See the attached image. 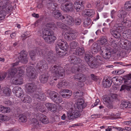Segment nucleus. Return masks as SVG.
Masks as SVG:
<instances>
[{
  "label": "nucleus",
  "mask_w": 131,
  "mask_h": 131,
  "mask_svg": "<svg viewBox=\"0 0 131 131\" xmlns=\"http://www.w3.org/2000/svg\"><path fill=\"white\" fill-rule=\"evenodd\" d=\"M81 22V21L80 18H76L74 20V23L76 25H80Z\"/></svg>",
  "instance_id": "69168bd1"
},
{
  "label": "nucleus",
  "mask_w": 131,
  "mask_h": 131,
  "mask_svg": "<svg viewBox=\"0 0 131 131\" xmlns=\"http://www.w3.org/2000/svg\"><path fill=\"white\" fill-rule=\"evenodd\" d=\"M6 3H8L6 1H0V11L3 9H5L6 10L11 11L12 9L8 7L7 6Z\"/></svg>",
  "instance_id": "5701e85b"
},
{
  "label": "nucleus",
  "mask_w": 131,
  "mask_h": 131,
  "mask_svg": "<svg viewBox=\"0 0 131 131\" xmlns=\"http://www.w3.org/2000/svg\"><path fill=\"white\" fill-rule=\"evenodd\" d=\"M61 8L62 10L67 12H72L74 10L73 5L71 2H67L61 5Z\"/></svg>",
  "instance_id": "0eeeda50"
},
{
  "label": "nucleus",
  "mask_w": 131,
  "mask_h": 131,
  "mask_svg": "<svg viewBox=\"0 0 131 131\" xmlns=\"http://www.w3.org/2000/svg\"><path fill=\"white\" fill-rule=\"evenodd\" d=\"M64 19L65 20L66 23L69 25L72 26L74 24V20L72 17L70 15H66L64 16Z\"/></svg>",
  "instance_id": "a878e982"
},
{
  "label": "nucleus",
  "mask_w": 131,
  "mask_h": 131,
  "mask_svg": "<svg viewBox=\"0 0 131 131\" xmlns=\"http://www.w3.org/2000/svg\"><path fill=\"white\" fill-rule=\"evenodd\" d=\"M74 78L76 80L82 82H85L86 79L85 75L80 73L75 74L74 75Z\"/></svg>",
  "instance_id": "aec40b11"
},
{
  "label": "nucleus",
  "mask_w": 131,
  "mask_h": 131,
  "mask_svg": "<svg viewBox=\"0 0 131 131\" xmlns=\"http://www.w3.org/2000/svg\"><path fill=\"white\" fill-rule=\"evenodd\" d=\"M69 31L67 30L65 32L64 35L65 39L69 41L72 40L70 33H69Z\"/></svg>",
  "instance_id": "a19ab883"
},
{
  "label": "nucleus",
  "mask_w": 131,
  "mask_h": 131,
  "mask_svg": "<svg viewBox=\"0 0 131 131\" xmlns=\"http://www.w3.org/2000/svg\"><path fill=\"white\" fill-rule=\"evenodd\" d=\"M25 86L26 91L29 93L34 92L36 91L37 88L36 85L34 82L27 84Z\"/></svg>",
  "instance_id": "ddd939ff"
},
{
  "label": "nucleus",
  "mask_w": 131,
  "mask_h": 131,
  "mask_svg": "<svg viewBox=\"0 0 131 131\" xmlns=\"http://www.w3.org/2000/svg\"><path fill=\"white\" fill-rule=\"evenodd\" d=\"M103 100V103L107 108L111 109L113 108V102L114 99L112 97L105 96Z\"/></svg>",
  "instance_id": "423d86ee"
},
{
  "label": "nucleus",
  "mask_w": 131,
  "mask_h": 131,
  "mask_svg": "<svg viewBox=\"0 0 131 131\" xmlns=\"http://www.w3.org/2000/svg\"><path fill=\"white\" fill-rule=\"evenodd\" d=\"M91 19L89 18H87L84 20L83 21L84 25L85 26H88L91 24Z\"/></svg>",
  "instance_id": "3c124183"
},
{
  "label": "nucleus",
  "mask_w": 131,
  "mask_h": 131,
  "mask_svg": "<svg viewBox=\"0 0 131 131\" xmlns=\"http://www.w3.org/2000/svg\"><path fill=\"white\" fill-rule=\"evenodd\" d=\"M44 55V57L49 63L54 62L56 60L55 54L53 51H47Z\"/></svg>",
  "instance_id": "39448f33"
},
{
  "label": "nucleus",
  "mask_w": 131,
  "mask_h": 131,
  "mask_svg": "<svg viewBox=\"0 0 131 131\" xmlns=\"http://www.w3.org/2000/svg\"><path fill=\"white\" fill-rule=\"evenodd\" d=\"M71 110L67 112V116L69 119H72L80 117L81 114L79 111L73 110L72 108H71Z\"/></svg>",
  "instance_id": "20e7f679"
},
{
  "label": "nucleus",
  "mask_w": 131,
  "mask_h": 131,
  "mask_svg": "<svg viewBox=\"0 0 131 131\" xmlns=\"http://www.w3.org/2000/svg\"><path fill=\"white\" fill-rule=\"evenodd\" d=\"M55 50L56 51L57 53L60 56H64L65 55L66 53V51H62V49L60 50L59 49H57V47H56Z\"/></svg>",
  "instance_id": "de8ad7c7"
},
{
  "label": "nucleus",
  "mask_w": 131,
  "mask_h": 131,
  "mask_svg": "<svg viewBox=\"0 0 131 131\" xmlns=\"http://www.w3.org/2000/svg\"><path fill=\"white\" fill-rule=\"evenodd\" d=\"M27 53L24 50H23L20 52V55L18 57L19 61L22 63H26L28 62L27 58Z\"/></svg>",
  "instance_id": "9b49d317"
},
{
  "label": "nucleus",
  "mask_w": 131,
  "mask_h": 131,
  "mask_svg": "<svg viewBox=\"0 0 131 131\" xmlns=\"http://www.w3.org/2000/svg\"><path fill=\"white\" fill-rule=\"evenodd\" d=\"M56 47H57V49H62V51H67L69 48V45L67 43L61 40L57 41Z\"/></svg>",
  "instance_id": "6e6552de"
},
{
  "label": "nucleus",
  "mask_w": 131,
  "mask_h": 131,
  "mask_svg": "<svg viewBox=\"0 0 131 131\" xmlns=\"http://www.w3.org/2000/svg\"><path fill=\"white\" fill-rule=\"evenodd\" d=\"M36 52L35 51H31L29 52V56L32 60H34L35 59V57L36 55Z\"/></svg>",
  "instance_id": "0e129e2a"
},
{
  "label": "nucleus",
  "mask_w": 131,
  "mask_h": 131,
  "mask_svg": "<svg viewBox=\"0 0 131 131\" xmlns=\"http://www.w3.org/2000/svg\"><path fill=\"white\" fill-rule=\"evenodd\" d=\"M85 50L83 47H79L75 50V54L77 55L81 56L84 53Z\"/></svg>",
  "instance_id": "72a5a7b5"
},
{
  "label": "nucleus",
  "mask_w": 131,
  "mask_h": 131,
  "mask_svg": "<svg viewBox=\"0 0 131 131\" xmlns=\"http://www.w3.org/2000/svg\"><path fill=\"white\" fill-rule=\"evenodd\" d=\"M36 52L39 55L41 54L44 57V54L46 53L47 51L44 50L40 48L37 49L36 50Z\"/></svg>",
  "instance_id": "8fccbe9b"
},
{
  "label": "nucleus",
  "mask_w": 131,
  "mask_h": 131,
  "mask_svg": "<svg viewBox=\"0 0 131 131\" xmlns=\"http://www.w3.org/2000/svg\"><path fill=\"white\" fill-rule=\"evenodd\" d=\"M92 54L91 51L90 52H86V53H85L84 59L85 61L87 63L92 60V57H94L92 55Z\"/></svg>",
  "instance_id": "473e14b6"
},
{
  "label": "nucleus",
  "mask_w": 131,
  "mask_h": 131,
  "mask_svg": "<svg viewBox=\"0 0 131 131\" xmlns=\"http://www.w3.org/2000/svg\"><path fill=\"white\" fill-rule=\"evenodd\" d=\"M100 46L97 43H94L91 46L90 51L92 54H95L100 50Z\"/></svg>",
  "instance_id": "6ab92c4d"
},
{
  "label": "nucleus",
  "mask_w": 131,
  "mask_h": 131,
  "mask_svg": "<svg viewBox=\"0 0 131 131\" xmlns=\"http://www.w3.org/2000/svg\"><path fill=\"white\" fill-rule=\"evenodd\" d=\"M84 0H78L74 3V7L77 12L80 11L84 8Z\"/></svg>",
  "instance_id": "1a4fd4ad"
},
{
  "label": "nucleus",
  "mask_w": 131,
  "mask_h": 131,
  "mask_svg": "<svg viewBox=\"0 0 131 131\" xmlns=\"http://www.w3.org/2000/svg\"><path fill=\"white\" fill-rule=\"evenodd\" d=\"M94 59L97 63H100V62L102 61V58L99 55H97L95 56L92 58Z\"/></svg>",
  "instance_id": "6e6d98bb"
},
{
  "label": "nucleus",
  "mask_w": 131,
  "mask_h": 131,
  "mask_svg": "<svg viewBox=\"0 0 131 131\" xmlns=\"http://www.w3.org/2000/svg\"><path fill=\"white\" fill-rule=\"evenodd\" d=\"M14 93L15 94V95L18 97H22L24 94V93L22 89L19 87H14L12 90Z\"/></svg>",
  "instance_id": "2eb2a0df"
},
{
  "label": "nucleus",
  "mask_w": 131,
  "mask_h": 131,
  "mask_svg": "<svg viewBox=\"0 0 131 131\" xmlns=\"http://www.w3.org/2000/svg\"><path fill=\"white\" fill-rule=\"evenodd\" d=\"M121 24L125 27H129L131 26V21L126 19H124Z\"/></svg>",
  "instance_id": "c9c22d12"
},
{
  "label": "nucleus",
  "mask_w": 131,
  "mask_h": 131,
  "mask_svg": "<svg viewBox=\"0 0 131 131\" xmlns=\"http://www.w3.org/2000/svg\"><path fill=\"white\" fill-rule=\"evenodd\" d=\"M124 9L126 11H128L131 10V2L127 1L125 3L124 6Z\"/></svg>",
  "instance_id": "79ce46f5"
},
{
  "label": "nucleus",
  "mask_w": 131,
  "mask_h": 131,
  "mask_svg": "<svg viewBox=\"0 0 131 131\" xmlns=\"http://www.w3.org/2000/svg\"><path fill=\"white\" fill-rule=\"evenodd\" d=\"M87 63L91 68H97L98 66V63L96 62V61L93 58L92 60L90 61Z\"/></svg>",
  "instance_id": "f704fd0d"
},
{
  "label": "nucleus",
  "mask_w": 131,
  "mask_h": 131,
  "mask_svg": "<svg viewBox=\"0 0 131 131\" xmlns=\"http://www.w3.org/2000/svg\"><path fill=\"white\" fill-rule=\"evenodd\" d=\"M123 80L125 84H130L131 83V74L124 76Z\"/></svg>",
  "instance_id": "c756f323"
},
{
  "label": "nucleus",
  "mask_w": 131,
  "mask_h": 131,
  "mask_svg": "<svg viewBox=\"0 0 131 131\" xmlns=\"http://www.w3.org/2000/svg\"><path fill=\"white\" fill-rule=\"evenodd\" d=\"M31 99L30 97L28 96H27L24 97L23 101L24 103H30L31 102Z\"/></svg>",
  "instance_id": "680f3d73"
},
{
  "label": "nucleus",
  "mask_w": 131,
  "mask_h": 131,
  "mask_svg": "<svg viewBox=\"0 0 131 131\" xmlns=\"http://www.w3.org/2000/svg\"><path fill=\"white\" fill-rule=\"evenodd\" d=\"M110 32L111 34L116 39L118 40L121 39V35L119 32L112 29L110 30Z\"/></svg>",
  "instance_id": "c85d7f7f"
},
{
  "label": "nucleus",
  "mask_w": 131,
  "mask_h": 131,
  "mask_svg": "<svg viewBox=\"0 0 131 131\" xmlns=\"http://www.w3.org/2000/svg\"><path fill=\"white\" fill-rule=\"evenodd\" d=\"M23 80L21 77L18 78H14L12 80V82L14 84L16 85H20L23 83Z\"/></svg>",
  "instance_id": "e433bc0d"
},
{
  "label": "nucleus",
  "mask_w": 131,
  "mask_h": 131,
  "mask_svg": "<svg viewBox=\"0 0 131 131\" xmlns=\"http://www.w3.org/2000/svg\"><path fill=\"white\" fill-rule=\"evenodd\" d=\"M37 67L41 72H42L48 69V64L45 60H42L38 62L37 64Z\"/></svg>",
  "instance_id": "9d476101"
},
{
  "label": "nucleus",
  "mask_w": 131,
  "mask_h": 131,
  "mask_svg": "<svg viewBox=\"0 0 131 131\" xmlns=\"http://www.w3.org/2000/svg\"><path fill=\"white\" fill-rule=\"evenodd\" d=\"M77 105L78 109L81 111L86 106V104L84 103L83 100L82 99H78Z\"/></svg>",
  "instance_id": "412c9836"
},
{
  "label": "nucleus",
  "mask_w": 131,
  "mask_h": 131,
  "mask_svg": "<svg viewBox=\"0 0 131 131\" xmlns=\"http://www.w3.org/2000/svg\"><path fill=\"white\" fill-rule=\"evenodd\" d=\"M44 115V114L41 113H37L36 115V118L38 120L41 121Z\"/></svg>",
  "instance_id": "338daca9"
},
{
  "label": "nucleus",
  "mask_w": 131,
  "mask_h": 131,
  "mask_svg": "<svg viewBox=\"0 0 131 131\" xmlns=\"http://www.w3.org/2000/svg\"><path fill=\"white\" fill-rule=\"evenodd\" d=\"M21 111L19 108H16L14 109V113L16 117H18L21 115Z\"/></svg>",
  "instance_id": "49530a36"
},
{
  "label": "nucleus",
  "mask_w": 131,
  "mask_h": 131,
  "mask_svg": "<svg viewBox=\"0 0 131 131\" xmlns=\"http://www.w3.org/2000/svg\"><path fill=\"white\" fill-rule=\"evenodd\" d=\"M31 124L34 126H36L37 125H39V124L36 118H32L31 120Z\"/></svg>",
  "instance_id": "052dcab7"
},
{
  "label": "nucleus",
  "mask_w": 131,
  "mask_h": 131,
  "mask_svg": "<svg viewBox=\"0 0 131 131\" xmlns=\"http://www.w3.org/2000/svg\"><path fill=\"white\" fill-rule=\"evenodd\" d=\"M3 90V93L5 95L9 96L11 93V90L7 87H4Z\"/></svg>",
  "instance_id": "37998d69"
},
{
  "label": "nucleus",
  "mask_w": 131,
  "mask_h": 131,
  "mask_svg": "<svg viewBox=\"0 0 131 131\" xmlns=\"http://www.w3.org/2000/svg\"><path fill=\"white\" fill-rule=\"evenodd\" d=\"M52 16L54 18L59 20L64 19V16H63L61 13L58 10H55L53 11L52 13Z\"/></svg>",
  "instance_id": "a211bd4d"
},
{
  "label": "nucleus",
  "mask_w": 131,
  "mask_h": 131,
  "mask_svg": "<svg viewBox=\"0 0 131 131\" xmlns=\"http://www.w3.org/2000/svg\"><path fill=\"white\" fill-rule=\"evenodd\" d=\"M79 43L77 42L73 41L70 44V46L72 49H75L79 46Z\"/></svg>",
  "instance_id": "5fc2aeb1"
},
{
  "label": "nucleus",
  "mask_w": 131,
  "mask_h": 131,
  "mask_svg": "<svg viewBox=\"0 0 131 131\" xmlns=\"http://www.w3.org/2000/svg\"><path fill=\"white\" fill-rule=\"evenodd\" d=\"M127 13L123 10H120L118 12V16L119 18H124L127 14Z\"/></svg>",
  "instance_id": "58836bf2"
},
{
  "label": "nucleus",
  "mask_w": 131,
  "mask_h": 131,
  "mask_svg": "<svg viewBox=\"0 0 131 131\" xmlns=\"http://www.w3.org/2000/svg\"><path fill=\"white\" fill-rule=\"evenodd\" d=\"M94 14V11L93 9L88 10L85 13L86 15L91 17H92L93 16V15Z\"/></svg>",
  "instance_id": "09e8293b"
},
{
  "label": "nucleus",
  "mask_w": 131,
  "mask_h": 131,
  "mask_svg": "<svg viewBox=\"0 0 131 131\" xmlns=\"http://www.w3.org/2000/svg\"><path fill=\"white\" fill-rule=\"evenodd\" d=\"M112 82L110 78H108L106 80L104 79L102 84L104 87L108 88L111 85Z\"/></svg>",
  "instance_id": "cd10ccee"
},
{
  "label": "nucleus",
  "mask_w": 131,
  "mask_h": 131,
  "mask_svg": "<svg viewBox=\"0 0 131 131\" xmlns=\"http://www.w3.org/2000/svg\"><path fill=\"white\" fill-rule=\"evenodd\" d=\"M53 98L52 100L56 103L59 104L62 102V98L59 96H57Z\"/></svg>",
  "instance_id": "c03bdc74"
},
{
  "label": "nucleus",
  "mask_w": 131,
  "mask_h": 131,
  "mask_svg": "<svg viewBox=\"0 0 131 131\" xmlns=\"http://www.w3.org/2000/svg\"><path fill=\"white\" fill-rule=\"evenodd\" d=\"M72 72L73 73H75L77 71L79 72H82L80 71V68L79 67V66H74L71 68Z\"/></svg>",
  "instance_id": "864d4df0"
},
{
  "label": "nucleus",
  "mask_w": 131,
  "mask_h": 131,
  "mask_svg": "<svg viewBox=\"0 0 131 131\" xmlns=\"http://www.w3.org/2000/svg\"><path fill=\"white\" fill-rule=\"evenodd\" d=\"M57 25L58 27L62 29H66V25L60 22H57Z\"/></svg>",
  "instance_id": "e2e57ef3"
},
{
  "label": "nucleus",
  "mask_w": 131,
  "mask_h": 131,
  "mask_svg": "<svg viewBox=\"0 0 131 131\" xmlns=\"http://www.w3.org/2000/svg\"><path fill=\"white\" fill-rule=\"evenodd\" d=\"M19 122H25L27 121V117L26 116L22 114L19 116Z\"/></svg>",
  "instance_id": "bf43d9fd"
},
{
  "label": "nucleus",
  "mask_w": 131,
  "mask_h": 131,
  "mask_svg": "<svg viewBox=\"0 0 131 131\" xmlns=\"http://www.w3.org/2000/svg\"><path fill=\"white\" fill-rule=\"evenodd\" d=\"M10 111L9 107H5L1 105H0V111L3 113H6L9 112Z\"/></svg>",
  "instance_id": "ea45409f"
},
{
  "label": "nucleus",
  "mask_w": 131,
  "mask_h": 131,
  "mask_svg": "<svg viewBox=\"0 0 131 131\" xmlns=\"http://www.w3.org/2000/svg\"><path fill=\"white\" fill-rule=\"evenodd\" d=\"M50 99L52 100L53 98H54L58 95V93L54 91H51L49 94Z\"/></svg>",
  "instance_id": "13d9d810"
},
{
  "label": "nucleus",
  "mask_w": 131,
  "mask_h": 131,
  "mask_svg": "<svg viewBox=\"0 0 131 131\" xmlns=\"http://www.w3.org/2000/svg\"><path fill=\"white\" fill-rule=\"evenodd\" d=\"M96 6L97 8L100 10L102 9L104 7V4L102 2L99 3V2L97 3Z\"/></svg>",
  "instance_id": "774afa93"
},
{
  "label": "nucleus",
  "mask_w": 131,
  "mask_h": 131,
  "mask_svg": "<svg viewBox=\"0 0 131 131\" xmlns=\"http://www.w3.org/2000/svg\"><path fill=\"white\" fill-rule=\"evenodd\" d=\"M17 69L16 68H12L11 69H9L8 71V74L7 78L10 79L13 78L15 74L17 72Z\"/></svg>",
  "instance_id": "393cba45"
},
{
  "label": "nucleus",
  "mask_w": 131,
  "mask_h": 131,
  "mask_svg": "<svg viewBox=\"0 0 131 131\" xmlns=\"http://www.w3.org/2000/svg\"><path fill=\"white\" fill-rule=\"evenodd\" d=\"M46 106L49 111H53L56 109L55 106L53 104L48 103L46 104Z\"/></svg>",
  "instance_id": "4c0bfd02"
},
{
  "label": "nucleus",
  "mask_w": 131,
  "mask_h": 131,
  "mask_svg": "<svg viewBox=\"0 0 131 131\" xmlns=\"http://www.w3.org/2000/svg\"><path fill=\"white\" fill-rule=\"evenodd\" d=\"M35 108H36L37 110L43 112L45 111V108L44 106L41 103L39 102L37 104H35L34 105Z\"/></svg>",
  "instance_id": "bb28decb"
},
{
  "label": "nucleus",
  "mask_w": 131,
  "mask_h": 131,
  "mask_svg": "<svg viewBox=\"0 0 131 131\" xmlns=\"http://www.w3.org/2000/svg\"><path fill=\"white\" fill-rule=\"evenodd\" d=\"M9 119L8 117L6 115L2 114L0 115V122H2L4 121H7Z\"/></svg>",
  "instance_id": "603ef678"
},
{
  "label": "nucleus",
  "mask_w": 131,
  "mask_h": 131,
  "mask_svg": "<svg viewBox=\"0 0 131 131\" xmlns=\"http://www.w3.org/2000/svg\"><path fill=\"white\" fill-rule=\"evenodd\" d=\"M69 61L71 64H78L81 63L82 60L79 58H78L76 56L72 55L68 57Z\"/></svg>",
  "instance_id": "4468645a"
},
{
  "label": "nucleus",
  "mask_w": 131,
  "mask_h": 131,
  "mask_svg": "<svg viewBox=\"0 0 131 131\" xmlns=\"http://www.w3.org/2000/svg\"><path fill=\"white\" fill-rule=\"evenodd\" d=\"M50 71L53 74V76L54 78L52 79V80L49 82L50 84L52 85L54 82L53 80H56L57 79H58L59 77H63L64 75V70L63 68L60 66H51L50 68Z\"/></svg>",
  "instance_id": "f257e3e1"
},
{
  "label": "nucleus",
  "mask_w": 131,
  "mask_h": 131,
  "mask_svg": "<svg viewBox=\"0 0 131 131\" xmlns=\"http://www.w3.org/2000/svg\"><path fill=\"white\" fill-rule=\"evenodd\" d=\"M120 107L121 109H124L126 108L131 109V103L129 101H122Z\"/></svg>",
  "instance_id": "b1692460"
},
{
  "label": "nucleus",
  "mask_w": 131,
  "mask_h": 131,
  "mask_svg": "<svg viewBox=\"0 0 131 131\" xmlns=\"http://www.w3.org/2000/svg\"><path fill=\"white\" fill-rule=\"evenodd\" d=\"M26 75L29 78L35 79L37 77V73L35 68L31 66L27 67L26 69Z\"/></svg>",
  "instance_id": "7ed1b4c3"
},
{
  "label": "nucleus",
  "mask_w": 131,
  "mask_h": 131,
  "mask_svg": "<svg viewBox=\"0 0 131 131\" xmlns=\"http://www.w3.org/2000/svg\"><path fill=\"white\" fill-rule=\"evenodd\" d=\"M130 84H125L121 86L120 91L124 92H126L131 94V85Z\"/></svg>",
  "instance_id": "f3484780"
},
{
  "label": "nucleus",
  "mask_w": 131,
  "mask_h": 131,
  "mask_svg": "<svg viewBox=\"0 0 131 131\" xmlns=\"http://www.w3.org/2000/svg\"><path fill=\"white\" fill-rule=\"evenodd\" d=\"M107 39L106 37L103 36L100 38L99 41V44L101 45H104L107 44Z\"/></svg>",
  "instance_id": "a18cd8bd"
},
{
  "label": "nucleus",
  "mask_w": 131,
  "mask_h": 131,
  "mask_svg": "<svg viewBox=\"0 0 131 131\" xmlns=\"http://www.w3.org/2000/svg\"><path fill=\"white\" fill-rule=\"evenodd\" d=\"M33 97L34 100L39 101H44L46 99V96L42 92H36L33 95Z\"/></svg>",
  "instance_id": "f8f14e48"
},
{
  "label": "nucleus",
  "mask_w": 131,
  "mask_h": 131,
  "mask_svg": "<svg viewBox=\"0 0 131 131\" xmlns=\"http://www.w3.org/2000/svg\"><path fill=\"white\" fill-rule=\"evenodd\" d=\"M59 93L62 97L67 99L69 98L72 95L71 91L66 89L61 90Z\"/></svg>",
  "instance_id": "dca6fc26"
},
{
  "label": "nucleus",
  "mask_w": 131,
  "mask_h": 131,
  "mask_svg": "<svg viewBox=\"0 0 131 131\" xmlns=\"http://www.w3.org/2000/svg\"><path fill=\"white\" fill-rule=\"evenodd\" d=\"M103 57L106 59H109L111 57V53L110 50L108 49H107L106 50L105 53L101 54Z\"/></svg>",
  "instance_id": "7c9ffc66"
},
{
  "label": "nucleus",
  "mask_w": 131,
  "mask_h": 131,
  "mask_svg": "<svg viewBox=\"0 0 131 131\" xmlns=\"http://www.w3.org/2000/svg\"><path fill=\"white\" fill-rule=\"evenodd\" d=\"M74 97L76 98H78L81 96L83 95V92L80 91V90L78 91H77L75 93H74Z\"/></svg>",
  "instance_id": "4d7b16f0"
},
{
  "label": "nucleus",
  "mask_w": 131,
  "mask_h": 131,
  "mask_svg": "<svg viewBox=\"0 0 131 131\" xmlns=\"http://www.w3.org/2000/svg\"><path fill=\"white\" fill-rule=\"evenodd\" d=\"M42 33L43 38L47 43H53L56 39L53 31L49 29H43Z\"/></svg>",
  "instance_id": "f03ea898"
},
{
  "label": "nucleus",
  "mask_w": 131,
  "mask_h": 131,
  "mask_svg": "<svg viewBox=\"0 0 131 131\" xmlns=\"http://www.w3.org/2000/svg\"><path fill=\"white\" fill-rule=\"evenodd\" d=\"M49 78V75L46 73H45L39 76V80L41 83L45 84L47 82Z\"/></svg>",
  "instance_id": "4be33fe9"
},
{
  "label": "nucleus",
  "mask_w": 131,
  "mask_h": 131,
  "mask_svg": "<svg viewBox=\"0 0 131 131\" xmlns=\"http://www.w3.org/2000/svg\"><path fill=\"white\" fill-rule=\"evenodd\" d=\"M48 9L51 10L53 11L56 10V8L58 6L57 4L54 2L52 3H47Z\"/></svg>",
  "instance_id": "2f4dec72"
}]
</instances>
